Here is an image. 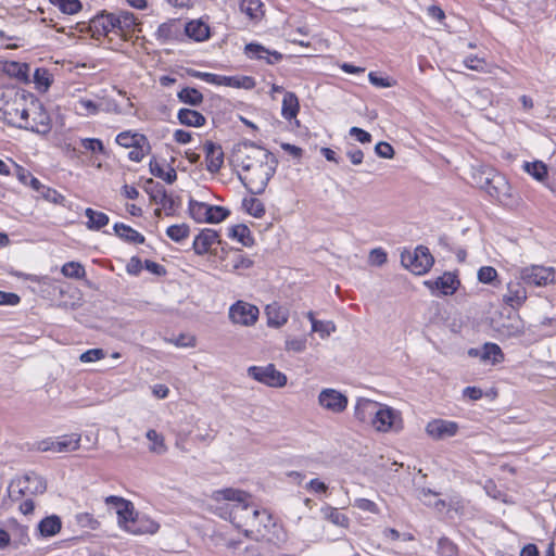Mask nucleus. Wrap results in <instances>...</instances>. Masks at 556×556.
<instances>
[{"label": "nucleus", "instance_id": "f257e3e1", "mask_svg": "<svg viewBox=\"0 0 556 556\" xmlns=\"http://www.w3.org/2000/svg\"><path fill=\"white\" fill-rule=\"evenodd\" d=\"M210 507L212 511L225 520H229L237 529L243 532L251 530L254 522L252 496L238 489L216 490L211 495Z\"/></svg>", "mask_w": 556, "mask_h": 556}, {"label": "nucleus", "instance_id": "f03ea898", "mask_svg": "<svg viewBox=\"0 0 556 556\" xmlns=\"http://www.w3.org/2000/svg\"><path fill=\"white\" fill-rule=\"evenodd\" d=\"M277 166L276 156L265 159L244 174H239V179L252 194H262L275 175Z\"/></svg>", "mask_w": 556, "mask_h": 556}, {"label": "nucleus", "instance_id": "7ed1b4c3", "mask_svg": "<svg viewBox=\"0 0 556 556\" xmlns=\"http://www.w3.org/2000/svg\"><path fill=\"white\" fill-rule=\"evenodd\" d=\"M47 489L45 479L34 471L13 479L8 486V495L12 502L23 500L24 496L42 494Z\"/></svg>", "mask_w": 556, "mask_h": 556}, {"label": "nucleus", "instance_id": "20e7f679", "mask_svg": "<svg viewBox=\"0 0 556 556\" xmlns=\"http://www.w3.org/2000/svg\"><path fill=\"white\" fill-rule=\"evenodd\" d=\"M275 155L268 150L253 144L242 143L236 147L231 155V162L236 167L241 168L244 174L251 169L255 164L265 161V159L274 157Z\"/></svg>", "mask_w": 556, "mask_h": 556}, {"label": "nucleus", "instance_id": "39448f33", "mask_svg": "<svg viewBox=\"0 0 556 556\" xmlns=\"http://www.w3.org/2000/svg\"><path fill=\"white\" fill-rule=\"evenodd\" d=\"M481 188L502 205L511 206L516 203L510 185L506 178L498 173H488L484 182L481 184Z\"/></svg>", "mask_w": 556, "mask_h": 556}, {"label": "nucleus", "instance_id": "423d86ee", "mask_svg": "<svg viewBox=\"0 0 556 556\" xmlns=\"http://www.w3.org/2000/svg\"><path fill=\"white\" fill-rule=\"evenodd\" d=\"M401 263L413 274L425 275L433 266L434 258L427 247L418 245L413 252H402Z\"/></svg>", "mask_w": 556, "mask_h": 556}, {"label": "nucleus", "instance_id": "0eeeda50", "mask_svg": "<svg viewBox=\"0 0 556 556\" xmlns=\"http://www.w3.org/2000/svg\"><path fill=\"white\" fill-rule=\"evenodd\" d=\"M517 278L525 285L545 287L556 283V268L543 265H530L518 269Z\"/></svg>", "mask_w": 556, "mask_h": 556}, {"label": "nucleus", "instance_id": "6e6552de", "mask_svg": "<svg viewBox=\"0 0 556 556\" xmlns=\"http://www.w3.org/2000/svg\"><path fill=\"white\" fill-rule=\"evenodd\" d=\"M491 326L500 340L516 339L525 333V323L517 314H501L498 318L492 319Z\"/></svg>", "mask_w": 556, "mask_h": 556}, {"label": "nucleus", "instance_id": "1a4fd4ad", "mask_svg": "<svg viewBox=\"0 0 556 556\" xmlns=\"http://www.w3.org/2000/svg\"><path fill=\"white\" fill-rule=\"evenodd\" d=\"M371 426L379 432H399L403 429L402 415L397 409L379 404Z\"/></svg>", "mask_w": 556, "mask_h": 556}, {"label": "nucleus", "instance_id": "9d476101", "mask_svg": "<svg viewBox=\"0 0 556 556\" xmlns=\"http://www.w3.org/2000/svg\"><path fill=\"white\" fill-rule=\"evenodd\" d=\"M248 375L257 382L271 388H281L287 384V376L277 370L273 364L266 366H250L248 368Z\"/></svg>", "mask_w": 556, "mask_h": 556}, {"label": "nucleus", "instance_id": "9b49d317", "mask_svg": "<svg viewBox=\"0 0 556 556\" xmlns=\"http://www.w3.org/2000/svg\"><path fill=\"white\" fill-rule=\"evenodd\" d=\"M260 311L255 305L238 301L229 308V318L233 324L252 326L258 318Z\"/></svg>", "mask_w": 556, "mask_h": 556}, {"label": "nucleus", "instance_id": "f8f14e48", "mask_svg": "<svg viewBox=\"0 0 556 556\" xmlns=\"http://www.w3.org/2000/svg\"><path fill=\"white\" fill-rule=\"evenodd\" d=\"M28 115H30V111L26 108L25 100L20 97L17 92L14 104H10V108L4 112L1 118L10 126L23 129V127H27Z\"/></svg>", "mask_w": 556, "mask_h": 556}, {"label": "nucleus", "instance_id": "ddd939ff", "mask_svg": "<svg viewBox=\"0 0 556 556\" xmlns=\"http://www.w3.org/2000/svg\"><path fill=\"white\" fill-rule=\"evenodd\" d=\"M30 115L27 117V127L23 129L30 130L39 135H47L51 130V118L42 109L41 104H33L29 109Z\"/></svg>", "mask_w": 556, "mask_h": 556}, {"label": "nucleus", "instance_id": "4468645a", "mask_svg": "<svg viewBox=\"0 0 556 556\" xmlns=\"http://www.w3.org/2000/svg\"><path fill=\"white\" fill-rule=\"evenodd\" d=\"M319 405L334 414L342 413L348 407V397L334 389H324L318 395Z\"/></svg>", "mask_w": 556, "mask_h": 556}, {"label": "nucleus", "instance_id": "2eb2a0df", "mask_svg": "<svg viewBox=\"0 0 556 556\" xmlns=\"http://www.w3.org/2000/svg\"><path fill=\"white\" fill-rule=\"evenodd\" d=\"M244 54L250 60L263 61L274 65L282 60V54L276 50H269L258 42H250L244 47Z\"/></svg>", "mask_w": 556, "mask_h": 556}, {"label": "nucleus", "instance_id": "dca6fc26", "mask_svg": "<svg viewBox=\"0 0 556 556\" xmlns=\"http://www.w3.org/2000/svg\"><path fill=\"white\" fill-rule=\"evenodd\" d=\"M244 54L250 60L263 61L274 65L282 60V54L276 50H269L258 42H250L244 47Z\"/></svg>", "mask_w": 556, "mask_h": 556}, {"label": "nucleus", "instance_id": "f3484780", "mask_svg": "<svg viewBox=\"0 0 556 556\" xmlns=\"http://www.w3.org/2000/svg\"><path fill=\"white\" fill-rule=\"evenodd\" d=\"M458 425L452 420L433 419L426 426V432L434 440H442L456 435L458 432Z\"/></svg>", "mask_w": 556, "mask_h": 556}, {"label": "nucleus", "instance_id": "a211bd4d", "mask_svg": "<svg viewBox=\"0 0 556 556\" xmlns=\"http://www.w3.org/2000/svg\"><path fill=\"white\" fill-rule=\"evenodd\" d=\"M528 299L525 283L519 281H509L506 293L503 295V302L513 309H519Z\"/></svg>", "mask_w": 556, "mask_h": 556}, {"label": "nucleus", "instance_id": "6ab92c4d", "mask_svg": "<svg viewBox=\"0 0 556 556\" xmlns=\"http://www.w3.org/2000/svg\"><path fill=\"white\" fill-rule=\"evenodd\" d=\"M215 243H219L218 232L214 229L205 228L195 236L192 249L197 255H204L210 252Z\"/></svg>", "mask_w": 556, "mask_h": 556}, {"label": "nucleus", "instance_id": "aec40b11", "mask_svg": "<svg viewBox=\"0 0 556 556\" xmlns=\"http://www.w3.org/2000/svg\"><path fill=\"white\" fill-rule=\"evenodd\" d=\"M126 530L132 534H154L159 531L160 525L150 517L138 514L126 525Z\"/></svg>", "mask_w": 556, "mask_h": 556}, {"label": "nucleus", "instance_id": "412c9836", "mask_svg": "<svg viewBox=\"0 0 556 556\" xmlns=\"http://www.w3.org/2000/svg\"><path fill=\"white\" fill-rule=\"evenodd\" d=\"M204 152L206 169L212 174L217 173L224 163V152L222 147L212 141H206L204 143Z\"/></svg>", "mask_w": 556, "mask_h": 556}, {"label": "nucleus", "instance_id": "4be33fe9", "mask_svg": "<svg viewBox=\"0 0 556 556\" xmlns=\"http://www.w3.org/2000/svg\"><path fill=\"white\" fill-rule=\"evenodd\" d=\"M378 402L361 397L356 401L355 408H354V416L355 418L363 422V424H369L371 425L372 419L375 418V413L377 412L379 407Z\"/></svg>", "mask_w": 556, "mask_h": 556}, {"label": "nucleus", "instance_id": "5701e85b", "mask_svg": "<svg viewBox=\"0 0 556 556\" xmlns=\"http://www.w3.org/2000/svg\"><path fill=\"white\" fill-rule=\"evenodd\" d=\"M114 13H102L91 21L92 36H108L110 33L117 35Z\"/></svg>", "mask_w": 556, "mask_h": 556}, {"label": "nucleus", "instance_id": "b1692460", "mask_svg": "<svg viewBox=\"0 0 556 556\" xmlns=\"http://www.w3.org/2000/svg\"><path fill=\"white\" fill-rule=\"evenodd\" d=\"M8 530L10 535V543L15 548L25 546L29 542L28 528L20 525L16 520H9Z\"/></svg>", "mask_w": 556, "mask_h": 556}, {"label": "nucleus", "instance_id": "393cba45", "mask_svg": "<svg viewBox=\"0 0 556 556\" xmlns=\"http://www.w3.org/2000/svg\"><path fill=\"white\" fill-rule=\"evenodd\" d=\"M253 517L255 518L251 525V530H244L245 536H250L254 532L262 534L263 529H267L273 523L271 515L266 509H261L256 505H254Z\"/></svg>", "mask_w": 556, "mask_h": 556}, {"label": "nucleus", "instance_id": "a878e982", "mask_svg": "<svg viewBox=\"0 0 556 556\" xmlns=\"http://www.w3.org/2000/svg\"><path fill=\"white\" fill-rule=\"evenodd\" d=\"M115 26L117 30V35L127 36L129 33L135 30L137 25V17L134 13L128 11H121L118 13H114Z\"/></svg>", "mask_w": 556, "mask_h": 556}, {"label": "nucleus", "instance_id": "bb28decb", "mask_svg": "<svg viewBox=\"0 0 556 556\" xmlns=\"http://www.w3.org/2000/svg\"><path fill=\"white\" fill-rule=\"evenodd\" d=\"M430 288L438 289L443 295L453 294L459 285L456 276L452 273H444L441 277L437 278L433 282H426Z\"/></svg>", "mask_w": 556, "mask_h": 556}, {"label": "nucleus", "instance_id": "cd10ccee", "mask_svg": "<svg viewBox=\"0 0 556 556\" xmlns=\"http://www.w3.org/2000/svg\"><path fill=\"white\" fill-rule=\"evenodd\" d=\"M0 71L12 78L25 81L28 78L29 67L26 63L4 61L0 64Z\"/></svg>", "mask_w": 556, "mask_h": 556}, {"label": "nucleus", "instance_id": "c85d7f7f", "mask_svg": "<svg viewBox=\"0 0 556 556\" xmlns=\"http://www.w3.org/2000/svg\"><path fill=\"white\" fill-rule=\"evenodd\" d=\"M114 232L117 237L128 243L142 244L146 241L143 235L123 223H116L114 225Z\"/></svg>", "mask_w": 556, "mask_h": 556}, {"label": "nucleus", "instance_id": "c756f323", "mask_svg": "<svg viewBox=\"0 0 556 556\" xmlns=\"http://www.w3.org/2000/svg\"><path fill=\"white\" fill-rule=\"evenodd\" d=\"M62 522L59 516L51 515L43 518L37 526L39 535L42 538L54 536L60 532Z\"/></svg>", "mask_w": 556, "mask_h": 556}, {"label": "nucleus", "instance_id": "7c9ffc66", "mask_svg": "<svg viewBox=\"0 0 556 556\" xmlns=\"http://www.w3.org/2000/svg\"><path fill=\"white\" fill-rule=\"evenodd\" d=\"M267 324L269 327L279 328L283 326L289 318L288 309L277 304L268 305L266 308Z\"/></svg>", "mask_w": 556, "mask_h": 556}, {"label": "nucleus", "instance_id": "2f4dec72", "mask_svg": "<svg viewBox=\"0 0 556 556\" xmlns=\"http://www.w3.org/2000/svg\"><path fill=\"white\" fill-rule=\"evenodd\" d=\"M299 111L300 103L295 93L291 91L285 92L281 105V116L287 121H291L296 117Z\"/></svg>", "mask_w": 556, "mask_h": 556}, {"label": "nucleus", "instance_id": "473e14b6", "mask_svg": "<svg viewBox=\"0 0 556 556\" xmlns=\"http://www.w3.org/2000/svg\"><path fill=\"white\" fill-rule=\"evenodd\" d=\"M186 35L195 40L204 41L210 38V27L202 21H191L185 26Z\"/></svg>", "mask_w": 556, "mask_h": 556}, {"label": "nucleus", "instance_id": "72a5a7b5", "mask_svg": "<svg viewBox=\"0 0 556 556\" xmlns=\"http://www.w3.org/2000/svg\"><path fill=\"white\" fill-rule=\"evenodd\" d=\"M180 124L189 127H201L205 125L206 118L202 113L191 109H180L177 113Z\"/></svg>", "mask_w": 556, "mask_h": 556}, {"label": "nucleus", "instance_id": "f704fd0d", "mask_svg": "<svg viewBox=\"0 0 556 556\" xmlns=\"http://www.w3.org/2000/svg\"><path fill=\"white\" fill-rule=\"evenodd\" d=\"M320 513L323 518L328 520L334 526L348 528L349 527V517L341 513L338 508H334L330 505H325L321 507Z\"/></svg>", "mask_w": 556, "mask_h": 556}, {"label": "nucleus", "instance_id": "c9c22d12", "mask_svg": "<svg viewBox=\"0 0 556 556\" xmlns=\"http://www.w3.org/2000/svg\"><path fill=\"white\" fill-rule=\"evenodd\" d=\"M179 30V25L176 21H168L157 27L155 37L161 42H168L178 37Z\"/></svg>", "mask_w": 556, "mask_h": 556}, {"label": "nucleus", "instance_id": "e433bc0d", "mask_svg": "<svg viewBox=\"0 0 556 556\" xmlns=\"http://www.w3.org/2000/svg\"><path fill=\"white\" fill-rule=\"evenodd\" d=\"M228 236L232 239H236L244 247H252L254 244V239L252 237L251 230L249 229L248 226L243 224L230 227Z\"/></svg>", "mask_w": 556, "mask_h": 556}, {"label": "nucleus", "instance_id": "4c0bfd02", "mask_svg": "<svg viewBox=\"0 0 556 556\" xmlns=\"http://www.w3.org/2000/svg\"><path fill=\"white\" fill-rule=\"evenodd\" d=\"M85 215L88 218L87 227L90 230H100L110 222V218L105 213L94 211L90 207L86 208Z\"/></svg>", "mask_w": 556, "mask_h": 556}, {"label": "nucleus", "instance_id": "58836bf2", "mask_svg": "<svg viewBox=\"0 0 556 556\" xmlns=\"http://www.w3.org/2000/svg\"><path fill=\"white\" fill-rule=\"evenodd\" d=\"M56 453H67L76 451L79 447L80 435L76 433L58 437Z\"/></svg>", "mask_w": 556, "mask_h": 556}, {"label": "nucleus", "instance_id": "ea45409f", "mask_svg": "<svg viewBox=\"0 0 556 556\" xmlns=\"http://www.w3.org/2000/svg\"><path fill=\"white\" fill-rule=\"evenodd\" d=\"M180 102L190 106H198L203 102V94L195 88L185 87L177 93Z\"/></svg>", "mask_w": 556, "mask_h": 556}, {"label": "nucleus", "instance_id": "a19ab883", "mask_svg": "<svg viewBox=\"0 0 556 556\" xmlns=\"http://www.w3.org/2000/svg\"><path fill=\"white\" fill-rule=\"evenodd\" d=\"M149 167L153 176L163 179L167 184H173L177 179L176 170L173 167H169L168 170L165 172L155 157L151 159Z\"/></svg>", "mask_w": 556, "mask_h": 556}, {"label": "nucleus", "instance_id": "79ce46f5", "mask_svg": "<svg viewBox=\"0 0 556 556\" xmlns=\"http://www.w3.org/2000/svg\"><path fill=\"white\" fill-rule=\"evenodd\" d=\"M240 10L253 21L260 20L264 14L261 0H241Z\"/></svg>", "mask_w": 556, "mask_h": 556}, {"label": "nucleus", "instance_id": "37998d69", "mask_svg": "<svg viewBox=\"0 0 556 556\" xmlns=\"http://www.w3.org/2000/svg\"><path fill=\"white\" fill-rule=\"evenodd\" d=\"M146 136L138 134V132H131L130 130L122 131L116 136V143L125 147V148H132L135 146H138L140 142L146 143Z\"/></svg>", "mask_w": 556, "mask_h": 556}, {"label": "nucleus", "instance_id": "c03bdc74", "mask_svg": "<svg viewBox=\"0 0 556 556\" xmlns=\"http://www.w3.org/2000/svg\"><path fill=\"white\" fill-rule=\"evenodd\" d=\"M146 438L151 442L149 451L151 453L163 455L167 451L164 437L156 432L154 429H149L146 433Z\"/></svg>", "mask_w": 556, "mask_h": 556}, {"label": "nucleus", "instance_id": "a18cd8bd", "mask_svg": "<svg viewBox=\"0 0 556 556\" xmlns=\"http://www.w3.org/2000/svg\"><path fill=\"white\" fill-rule=\"evenodd\" d=\"M522 167L538 181H544L547 178V166L542 161L525 162Z\"/></svg>", "mask_w": 556, "mask_h": 556}, {"label": "nucleus", "instance_id": "49530a36", "mask_svg": "<svg viewBox=\"0 0 556 556\" xmlns=\"http://www.w3.org/2000/svg\"><path fill=\"white\" fill-rule=\"evenodd\" d=\"M109 501H116V510L118 516L126 522V525L130 523V520L134 519V507L130 502L118 497V496H109Z\"/></svg>", "mask_w": 556, "mask_h": 556}, {"label": "nucleus", "instance_id": "de8ad7c7", "mask_svg": "<svg viewBox=\"0 0 556 556\" xmlns=\"http://www.w3.org/2000/svg\"><path fill=\"white\" fill-rule=\"evenodd\" d=\"M481 359L491 361L493 364H497L504 359V354L496 343L489 342L481 349Z\"/></svg>", "mask_w": 556, "mask_h": 556}, {"label": "nucleus", "instance_id": "09e8293b", "mask_svg": "<svg viewBox=\"0 0 556 556\" xmlns=\"http://www.w3.org/2000/svg\"><path fill=\"white\" fill-rule=\"evenodd\" d=\"M242 205L245 212L255 218H262L265 215V205L257 198H245Z\"/></svg>", "mask_w": 556, "mask_h": 556}, {"label": "nucleus", "instance_id": "8fccbe9b", "mask_svg": "<svg viewBox=\"0 0 556 556\" xmlns=\"http://www.w3.org/2000/svg\"><path fill=\"white\" fill-rule=\"evenodd\" d=\"M225 86L232 88L253 89L255 87V80L251 76H226Z\"/></svg>", "mask_w": 556, "mask_h": 556}, {"label": "nucleus", "instance_id": "3c124183", "mask_svg": "<svg viewBox=\"0 0 556 556\" xmlns=\"http://www.w3.org/2000/svg\"><path fill=\"white\" fill-rule=\"evenodd\" d=\"M438 494L430 489L422 488L418 490L417 497L427 506H434L439 510L445 507V502L437 498Z\"/></svg>", "mask_w": 556, "mask_h": 556}, {"label": "nucleus", "instance_id": "603ef678", "mask_svg": "<svg viewBox=\"0 0 556 556\" xmlns=\"http://www.w3.org/2000/svg\"><path fill=\"white\" fill-rule=\"evenodd\" d=\"M208 205L210 204L191 199L189 201L190 216L198 223H205L207 216L206 210H208Z\"/></svg>", "mask_w": 556, "mask_h": 556}, {"label": "nucleus", "instance_id": "864d4df0", "mask_svg": "<svg viewBox=\"0 0 556 556\" xmlns=\"http://www.w3.org/2000/svg\"><path fill=\"white\" fill-rule=\"evenodd\" d=\"M52 5L58 8L64 14H76L83 5L79 0H49Z\"/></svg>", "mask_w": 556, "mask_h": 556}, {"label": "nucleus", "instance_id": "5fc2aeb1", "mask_svg": "<svg viewBox=\"0 0 556 556\" xmlns=\"http://www.w3.org/2000/svg\"><path fill=\"white\" fill-rule=\"evenodd\" d=\"M61 273L67 277L73 279H81L86 276V270L84 266L78 262H67L62 268Z\"/></svg>", "mask_w": 556, "mask_h": 556}, {"label": "nucleus", "instance_id": "6e6d98bb", "mask_svg": "<svg viewBox=\"0 0 556 556\" xmlns=\"http://www.w3.org/2000/svg\"><path fill=\"white\" fill-rule=\"evenodd\" d=\"M75 109L83 116L96 115L100 111V106L94 101L86 98L79 99Z\"/></svg>", "mask_w": 556, "mask_h": 556}, {"label": "nucleus", "instance_id": "4d7b16f0", "mask_svg": "<svg viewBox=\"0 0 556 556\" xmlns=\"http://www.w3.org/2000/svg\"><path fill=\"white\" fill-rule=\"evenodd\" d=\"M206 212L207 216L205 223L210 224L220 223L225 220L230 214L227 208L218 205H208V210H206Z\"/></svg>", "mask_w": 556, "mask_h": 556}, {"label": "nucleus", "instance_id": "13d9d810", "mask_svg": "<svg viewBox=\"0 0 556 556\" xmlns=\"http://www.w3.org/2000/svg\"><path fill=\"white\" fill-rule=\"evenodd\" d=\"M190 228L187 224L172 225L167 228L166 235L175 242H181L188 238Z\"/></svg>", "mask_w": 556, "mask_h": 556}, {"label": "nucleus", "instance_id": "bf43d9fd", "mask_svg": "<svg viewBox=\"0 0 556 556\" xmlns=\"http://www.w3.org/2000/svg\"><path fill=\"white\" fill-rule=\"evenodd\" d=\"M16 93L13 88L1 87L0 88V113L1 116L10 108V104H14L16 100Z\"/></svg>", "mask_w": 556, "mask_h": 556}, {"label": "nucleus", "instance_id": "052dcab7", "mask_svg": "<svg viewBox=\"0 0 556 556\" xmlns=\"http://www.w3.org/2000/svg\"><path fill=\"white\" fill-rule=\"evenodd\" d=\"M334 323L330 320H313V332H317L320 338L325 339L336 331Z\"/></svg>", "mask_w": 556, "mask_h": 556}, {"label": "nucleus", "instance_id": "680f3d73", "mask_svg": "<svg viewBox=\"0 0 556 556\" xmlns=\"http://www.w3.org/2000/svg\"><path fill=\"white\" fill-rule=\"evenodd\" d=\"M144 189L150 195L151 200L155 203H159L166 194L164 187L159 182H154L153 179H149L147 181Z\"/></svg>", "mask_w": 556, "mask_h": 556}, {"label": "nucleus", "instance_id": "e2e57ef3", "mask_svg": "<svg viewBox=\"0 0 556 556\" xmlns=\"http://www.w3.org/2000/svg\"><path fill=\"white\" fill-rule=\"evenodd\" d=\"M464 64L467 68L476 72H488V63L484 59L477 55H468L464 59Z\"/></svg>", "mask_w": 556, "mask_h": 556}, {"label": "nucleus", "instance_id": "0e129e2a", "mask_svg": "<svg viewBox=\"0 0 556 556\" xmlns=\"http://www.w3.org/2000/svg\"><path fill=\"white\" fill-rule=\"evenodd\" d=\"M39 194L41 198H43L46 201L50 203L60 205L65 204V197L58 192L55 189H52L50 187L45 186Z\"/></svg>", "mask_w": 556, "mask_h": 556}, {"label": "nucleus", "instance_id": "69168bd1", "mask_svg": "<svg viewBox=\"0 0 556 556\" xmlns=\"http://www.w3.org/2000/svg\"><path fill=\"white\" fill-rule=\"evenodd\" d=\"M150 151V144L148 138H146V143L141 142L138 146L131 148L128 153V159L134 162H141L147 153Z\"/></svg>", "mask_w": 556, "mask_h": 556}, {"label": "nucleus", "instance_id": "338daca9", "mask_svg": "<svg viewBox=\"0 0 556 556\" xmlns=\"http://www.w3.org/2000/svg\"><path fill=\"white\" fill-rule=\"evenodd\" d=\"M497 278V271L492 266H483L478 270V280L482 283H493Z\"/></svg>", "mask_w": 556, "mask_h": 556}, {"label": "nucleus", "instance_id": "774afa93", "mask_svg": "<svg viewBox=\"0 0 556 556\" xmlns=\"http://www.w3.org/2000/svg\"><path fill=\"white\" fill-rule=\"evenodd\" d=\"M81 146L92 153H103L104 146L100 139L96 138H83L80 139Z\"/></svg>", "mask_w": 556, "mask_h": 556}]
</instances>
